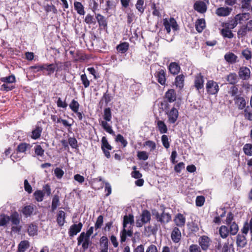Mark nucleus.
<instances>
[{
    "instance_id": "20e7f679",
    "label": "nucleus",
    "mask_w": 252,
    "mask_h": 252,
    "mask_svg": "<svg viewBox=\"0 0 252 252\" xmlns=\"http://www.w3.org/2000/svg\"><path fill=\"white\" fill-rule=\"evenodd\" d=\"M31 147V146L29 144L21 143L18 146L17 148V153L12 154V155L11 156V159L14 161L15 159L16 160H18L19 159H20L21 156H18V154L25 153L26 151L28 149H30Z\"/></svg>"
},
{
    "instance_id": "ddd939ff",
    "label": "nucleus",
    "mask_w": 252,
    "mask_h": 252,
    "mask_svg": "<svg viewBox=\"0 0 252 252\" xmlns=\"http://www.w3.org/2000/svg\"><path fill=\"white\" fill-rule=\"evenodd\" d=\"M232 8L228 7H220L216 10V14L220 17H226L228 16L231 11Z\"/></svg>"
},
{
    "instance_id": "ea45409f",
    "label": "nucleus",
    "mask_w": 252,
    "mask_h": 252,
    "mask_svg": "<svg viewBox=\"0 0 252 252\" xmlns=\"http://www.w3.org/2000/svg\"><path fill=\"white\" fill-rule=\"evenodd\" d=\"M33 211V207L32 206L28 205L24 207L22 210L23 214L26 217L30 216Z\"/></svg>"
},
{
    "instance_id": "a18cd8bd",
    "label": "nucleus",
    "mask_w": 252,
    "mask_h": 252,
    "mask_svg": "<svg viewBox=\"0 0 252 252\" xmlns=\"http://www.w3.org/2000/svg\"><path fill=\"white\" fill-rule=\"evenodd\" d=\"M44 70L48 71V75H50L54 73L56 69V65L54 64H44Z\"/></svg>"
},
{
    "instance_id": "6e6552de",
    "label": "nucleus",
    "mask_w": 252,
    "mask_h": 252,
    "mask_svg": "<svg viewBox=\"0 0 252 252\" xmlns=\"http://www.w3.org/2000/svg\"><path fill=\"white\" fill-rule=\"evenodd\" d=\"M156 219L162 224H165L168 223L171 220V216L169 213L163 211L159 214L157 213L156 215Z\"/></svg>"
},
{
    "instance_id": "338daca9",
    "label": "nucleus",
    "mask_w": 252,
    "mask_h": 252,
    "mask_svg": "<svg viewBox=\"0 0 252 252\" xmlns=\"http://www.w3.org/2000/svg\"><path fill=\"white\" fill-rule=\"evenodd\" d=\"M57 105L58 107L63 108L64 109H65L68 105L65 100L63 101L61 98L60 97L58 98Z\"/></svg>"
},
{
    "instance_id": "c9c22d12",
    "label": "nucleus",
    "mask_w": 252,
    "mask_h": 252,
    "mask_svg": "<svg viewBox=\"0 0 252 252\" xmlns=\"http://www.w3.org/2000/svg\"><path fill=\"white\" fill-rule=\"evenodd\" d=\"M28 232L30 236H33L37 234V226L33 224H30L28 226Z\"/></svg>"
},
{
    "instance_id": "f03ea898",
    "label": "nucleus",
    "mask_w": 252,
    "mask_h": 252,
    "mask_svg": "<svg viewBox=\"0 0 252 252\" xmlns=\"http://www.w3.org/2000/svg\"><path fill=\"white\" fill-rule=\"evenodd\" d=\"M9 221L11 223V231L14 233H19L22 229L20 224L21 217L17 212L12 213L9 216Z\"/></svg>"
},
{
    "instance_id": "aec40b11",
    "label": "nucleus",
    "mask_w": 252,
    "mask_h": 252,
    "mask_svg": "<svg viewBox=\"0 0 252 252\" xmlns=\"http://www.w3.org/2000/svg\"><path fill=\"white\" fill-rule=\"evenodd\" d=\"M245 234H238L237 236L236 243L239 247L243 248L247 244V240Z\"/></svg>"
},
{
    "instance_id": "a19ab883",
    "label": "nucleus",
    "mask_w": 252,
    "mask_h": 252,
    "mask_svg": "<svg viewBox=\"0 0 252 252\" xmlns=\"http://www.w3.org/2000/svg\"><path fill=\"white\" fill-rule=\"evenodd\" d=\"M184 76L183 75H179L176 77L175 84L179 88H183L184 86Z\"/></svg>"
},
{
    "instance_id": "a211bd4d",
    "label": "nucleus",
    "mask_w": 252,
    "mask_h": 252,
    "mask_svg": "<svg viewBox=\"0 0 252 252\" xmlns=\"http://www.w3.org/2000/svg\"><path fill=\"white\" fill-rule=\"evenodd\" d=\"M171 236L174 242L178 243L179 242L181 238V233L178 227H175L173 228Z\"/></svg>"
},
{
    "instance_id": "6e6d98bb",
    "label": "nucleus",
    "mask_w": 252,
    "mask_h": 252,
    "mask_svg": "<svg viewBox=\"0 0 252 252\" xmlns=\"http://www.w3.org/2000/svg\"><path fill=\"white\" fill-rule=\"evenodd\" d=\"M116 141L117 142H121L124 147H126L127 144V142L126 140L124 138L123 136L120 134H119L117 135Z\"/></svg>"
},
{
    "instance_id": "1a4fd4ad",
    "label": "nucleus",
    "mask_w": 252,
    "mask_h": 252,
    "mask_svg": "<svg viewBox=\"0 0 252 252\" xmlns=\"http://www.w3.org/2000/svg\"><path fill=\"white\" fill-rule=\"evenodd\" d=\"M198 243L203 251H206L211 245L212 240L208 236L203 235L199 238Z\"/></svg>"
},
{
    "instance_id": "7c9ffc66",
    "label": "nucleus",
    "mask_w": 252,
    "mask_h": 252,
    "mask_svg": "<svg viewBox=\"0 0 252 252\" xmlns=\"http://www.w3.org/2000/svg\"><path fill=\"white\" fill-rule=\"evenodd\" d=\"M229 229L226 226L222 225L220 227L219 234L222 238H226L229 233Z\"/></svg>"
},
{
    "instance_id": "de8ad7c7",
    "label": "nucleus",
    "mask_w": 252,
    "mask_h": 252,
    "mask_svg": "<svg viewBox=\"0 0 252 252\" xmlns=\"http://www.w3.org/2000/svg\"><path fill=\"white\" fill-rule=\"evenodd\" d=\"M244 153L249 156H252V144H245L243 148Z\"/></svg>"
},
{
    "instance_id": "37998d69",
    "label": "nucleus",
    "mask_w": 252,
    "mask_h": 252,
    "mask_svg": "<svg viewBox=\"0 0 252 252\" xmlns=\"http://www.w3.org/2000/svg\"><path fill=\"white\" fill-rule=\"evenodd\" d=\"M228 225L230 227L229 230L230 233L232 235L236 234L239 229L238 225L235 222H233Z\"/></svg>"
},
{
    "instance_id": "0e129e2a",
    "label": "nucleus",
    "mask_w": 252,
    "mask_h": 252,
    "mask_svg": "<svg viewBox=\"0 0 252 252\" xmlns=\"http://www.w3.org/2000/svg\"><path fill=\"white\" fill-rule=\"evenodd\" d=\"M103 222V217L102 216L100 215L98 217L95 223V230L99 228L102 225Z\"/></svg>"
},
{
    "instance_id": "2eb2a0df",
    "label": "nucleus",
    "mask_w": 252,
    "mask_h": 252,
    "mask_svg": "<svg viewBox=\"0 0 252 252\" xmlns=\"http://www.w3.org/2000/svg\"><path fill=\"white\" fill-rule=\"evenodd\" d=\"M173 220L176 226L183 227H184L186 223V217L184 215L178 213L175 216Z\"/></svg>"
},
{
    "instance_id": "3c124183",
    "label": "nucleus",
    "mask_w": 252,
    "mask_h": 252,
    "mask_svg": "<svg viewBox=\"0 0 252 252\" xmlns=\"http://www.w3.org/2000/svg\"><path fill=\"white\" fill-rule=\"evenodd\" d=\"M0 81L4 83H12L15 81V77L14 75H11L9 76L1 78Z\"/></svg>"
},
{
    "instance_id": "2f4dec72",
    "label": "nucleus",
    "mask_w": 252,
    "mask_h": 252,
    "mask_svg": "<svg viewBox=\"0 0 252 252\" xmlns=\"http://www.w3.org/2000/svg\"><path fill=\"white\" fill-rule=\"evenodd\" d=\"M224 59L227 62L233 63L236 62L237 57L232 53H228L225 55Z\"/></svg>"
},
{
    "instance_id": "e433bc0d",
    "label": "nucleus",
    "mask_w": 252,
    "mask_h": 252,
    "mask_svg": "<svg viewBox=\"0 0 252 252\" xmlns=\"http://www.w3.org/2000/svg\"><path fill=\"white\" fill-rule=\"evenodd\" d=\"M151 214L147 210H144L142 212L141 215L140 216L144 222L147 223L151 220Z\"/></svg>"
},
{
    "instance_id": "f704fd0d",
    "label": "nucleus",
    "mask_w": 252,
    "mask_h": 252,
    "mask_svg": "<svg viewBox=\"0 0 252 252\" xmlns=\"http://www.w3.org/2000/svg\"><path fill=\"white\" fill-rule=\"evenodd\" d=\"M221 34L223 37L225 38H232L234 36L232 32L230 30V29H228L227 27L221 30Z\"/></svg>"
},
{
    "instance_id": "8fccbe9b",
    "label": "nucleus",
    "mask_w": 252,
    "mask_h": 252,
    "mask_svg": "<svg viewBox=\"0 0 252 252\" xmlns=\"http://www.w3.org/2000/svg\"><path fill=\"white\" fill-rule=\"evenodd\" d=\"M101 149L102 150L107 149V150H111L112 146L108 143L106 138L103 136L101 139Z\"/></svg>"
},
{
    "instance_id": "c756f323",
    "label": "nucleus",
    "mask_w": 252,
    "mask_h": 252,
    "mask_svg": "<svg viewBox=\"0 0 252 252\" xmlns=\"http://www.w3.org/2000/svg\"><path fill=\"white\" fill-rule=\"evenodd\" d=\"M74 6L78 14L80 15H84L85 14L84 8L81 2L75 1Z\"/></svg>"
},
{
    "instance_id": "bf43d9fd",
    "label": "nucleus",
    "mask_w": 252,
    "mask_h": 252,
    "mask_svg": "<svg viewBox=\"0 0 252 252\" xmlns=\"http://www.w3.org/2000/svg\"><path fill=\"white\" fill-rule=\"evenodd\" d=\"M161 141L163 146L166 149H168L170 147V143L168 140V136L166 135H163L161 136Z\"/></svg>"
},
{
    "instance_id": "f3484780",
    "label": "nucleus",
    "mask_w": 252,
    "mask_h": 252,
    "mask_svg": "<svg viewBox=\"0 0 252 252\" xmlns=\"http://www.w3.org/2000/svg\"><path fill=\"white\" fill-rule=\"evenodd\" d=\"M249 231H250L252 240V217L249 221H247L244 223L243 227L241 229L242 233L245 235H247Z\"/></svg>"
},
{
    "instance_id": "f257e3e1",
    "label": "nucleus",
    "mask_w": 252,
    "mask_h": 252,
    "mask_svg": "<svg viewBox=\"0 0 252 252\" xmlns=\"http://www.w3.org/2000/svg\"><path fill=\"white\" fill-rule=\"evenodd\" d=\"M134 223V217L129 214L124 217L123 229L120 232L121 242H125L127 237H131L133 235V226Z\"/></svg>"
},
{
    "instance_id": "864d4df0",
    "label": "nucleus",
    "mask_w": 252,
    "mask_h": 252,
    "mask_svg": "<svg viewBox=\"0 0 252 252\" xmlns=\"http://www.w3.org/2000/svg\"><path fill=\"white\" fill-rule=\"evenodd\" d=\"M34 197L38 202H41L43 199L44 193L41 190H36L34 193Z\"/></svg>"
},
{
    "instance_id": "58836bf2",
    "label": "nucleus",
    "mask_w": 252,
    "mask_h": 252,
    "mask_svg": "<svg viewBox=\"0 0 252 252\" xmlns=\"http://www.w3.org/2000/svg\"><path fill=\"white\" fill-rule=\"evenodd\" d=\"M103 120H106L110 122L112 119V113L110 108H106L104 110L103 115Z\"/></svg>"
},
{
    "instance_id": "774afa93",
    "label": "nucleus",
    "mask_w": 252,
    "mask_h": 252,
    "mask_svg": "<svg viewBox=\"0 0 252 252\" xmlns=\"http://www.w3.org/2000/svg\"><path fill=\"white\" fill-rule=\"evenodd\" d=\"M189 252H201V249L197 245L192 244L189 247Z\"/></svg>"
},
{
    "instance_id": "4c0bfd02",
    "label": "nucleus",
    "mask_w": 252,
    "mask_h": 252,
    "mask_svg": "<svg viewBox=\"0 0 252 252\" xmlns=\"http://www.w3.org/2000/svg\"><path fill=\"white\" fill-rule=\"evenodd\" d=\"M89 7L93 12L95 13L96 11L99 10L98 3L97 0H89Z\"/></svg>"
},
{
    "instance_id": "052dcab7",
    "label": "nucleus",
    "mask_w": 252,
    "mask_h": 252,
    "mask_svg": "<svg viewBox=\"0 0 252 252\" xmlns=\"http://www.w3.org/2000/svg\"><path fill=\"white\" fill-rule=\"evenodd\" d=\"M144 146H146L150 148V151H154L156 148L155 142L151 140L146 141L144 144Z\"/></svg>"
},
{
    "instance_id": "72a5a7b5",
    "label": "nucleus",
    "mask_w": 252,
    "mask_h": 252,
    "mask_svg": "<svg viewBox=\"0 0 252 252\" xmlns=\"http://www.w3.org/2000/svg\"><path fill=\"white\" fill-rule=\"evenodd\" d=\"M235 103L238 106L239 109H243L246 106L245 99L242 97H237L235 99Z\"/></svg>"
},
{
    "instance_id": "79ce46f5",
    "label": "nucleus",
    "mask_w": 252,
    "mask_h": 252,
    "mask_svg": "<svg viewBox=\"0 0 252 252\" xmlns=\"http://www.w3.org/2000/svg\"><path fill=\"white\" fill-rule=\"evenodd\" d=\"M69 106L73 112H77V110H79L80 105L77 101L73 99L69 104Z\"/></svg>"
},
{
    "instance_id": "9d476101",
    "label": "nucleus",
    "mask_w": 252,
    "mask_h": 252,
    "mask_svg": "<svg viewBox=\"0 0 252 252\" xmlns=\"http://www.w3.org/2000/svg\"><path fill=\"white\" fill-rule=\"evenodd\" d=\"M204 77L201 73L197 74L194 78V86L196 89L199 92L200 90L204 87Z\"/></svg>"
},
{
    "instance_id": "423d86ee",
    "label": "nucleus",
    "mask_w": 252,
    "mask_h": 252,
    "mask_svg": "<svg viewBox=\"0 0 252 252\" xmlns=\"http://www.w3.org/2000/svg\"><path fill=\"white\" fill-rule=\"evenodd\" d=\"M163 25L165 29L168 33H169L171 31V28L174 31L177 30L178 25L176 20L173 18H171L170 19H165L163 20Z\"/></svg>"
},
{
    "instance_id": "bb28decb",
    "label": "nucleus",
    "mask_w": 252,
    "mask_h": 252,
    "mask_svg": "<svg viewBox=\"0 0 252 252\" xmlns=\"http://www.w3.org/2000/svg\"><path fill=\"white\" fill-rule=\"evenodd\" d=\"M129 48V44L126 42H124L117 46V51L122 53L124 54L126 53Z\"/></svg>"
},
{
    "instance_id": "5701e85b",
    "label": "nucleus",
    "mask_w": 252,
    "mask_h": 252,
    "mask_svg": "<svg viewBox=\"0 0 252 252\" xmlns=\"http://www.w3.org/2000/svg\"><path fill=\"white\" fill-rule=\"evenodd\" d=\"M235 17L239 24H241L248 20L250 19V14L249 13H240L236 15Z\"/></svg>"
},
{
    "instance_id": "7ed1b4c3",
    "label": "nucleus",
    "mask_w": 252,
    "mask_h": 252,
    "mask_svg": "<svg viewBox=\"0 0 252 252\" xmlns=\"http://www.w3.org/2000/svg\"><path fill=\"white\" fill-rule=\"evenodd\" d=\"M78 245H82V247L84 250L88 249L90 245L92 244L90 240V237L86 235L84 232H82L77 238Z\"/></svg>"
},
{
    "instance_id": "dca6fc26",
    "label": "nucleus",
    "mask_w": 252,
    "mask_h": 252,
    "mask_svg": "<svg viewBox=\"0 0 252 252\" xmlns=\"http://www.w3.org/2000/svg\"><path fill=\"white\" fill-rule=\"evenodd\" d=\"M238 73L240 78L243 80H247L250 77L251 71L249 68L243 66L240 68Z\"/></svg>"
},
{
    "instance_id": "b1692460",
    "label": "nucleus",
    "mask_w": 252,
    "mask_h": 252,
    "mask_svg": "<svg viewBox=\"0 0 252 252\" xmlns=\"http://www.w3.org/2000/svg\"><path fill=\"white\" fill-rule=\"evenodd\" d=\"M65 213L63 211H59L58 215L57 221L60 226H63L65 222Z\"/></svg>"
},
{
    "instance_id": "4be33fe9",
    "label": "nucleus",
    "mask_w": 252,
    "mask_h": 252,
    "mask_svg": "<svg viewBox=\"0 0 252 252\" xmlns=\"http://www.w3.org/2000/svg\"><path fill=\"white\" fill-rule=\"evenodd\" d=\"M29 247L30 243L28 241H22L18 245L17 252H25Z\"/></svg>"
},
{
    "instance_id": "6ab92c4d",
    "label": "nucleus",
    "mask_w": 252,
    "mask_h": 252,
    "mask_svg": "<svg viewBox=\"0 0 252 252\" xmlns=\"http://www.w3.org/2000/svg\"><path fill=\"white\" fill-rule=\"evenodd\" d=\"M165 98L169 102H173L176 100V93L173 89L169 90L165 93Z\"/></svg>"
},
{
    "instance_id": "0eeeda50",
    "label": "nucleus",
    "mask_w": 252,
    "mask_h": 252,
    "mask_svg": "<svg viewBox=\"0 0 252 252\" xmlns=\"http://www.w3.org/2000/svg\"><path fill=\"white\" fill-rule=\"evenodd\" d=\"M166 114L167 115L168 122L170 124L175 123L179 116L178 111L175 107H172L170 110L166 111Z\"/></svg>"
},
{
    "instance_id": "69168bd1",
    "label": "nucleus",
    "mask_w": 252,
    "mask_h": 252,
    "mask_svg": "<svg viewBox=\"0 0 252 252\" xmlns=\"http://www.w3.org/2000/svg\"><path fill=\"white\" fill-rule=\"evenodd\" d=\"M100 248H108V239L106 237L103 236L100 240Z\"/></svg>"
},
{
    "instance_id": "49530a36",
    "label": "nucleus",
    "mask_w": 252,
    "mask_h": 252,
    "mask_svg": "<svg viewBox=\"0 0 252 252\" xmlns=\"http://www.w3.org/2000/svg\"><path fill=\"white\" fill-rule=\"evenodd\" d=\"M238 24L239 23L235 16L233 19L229 20L228 22L226 24V25L228 29H233L235 28Z\"/></svg>"
},
{
    "instance_id": "c85d7f7f",
    "label": "nucleus",
    "mask_w": 252,
    "mask_h": 252,
    "mask_svg": "<svg viewBox=\"0 0 252 252\" xmlns=\"http://www.w3.org/2000/svg\"><path fill=\"white\" fill-rule=\"evenodd\" d=\"M157 126L160 133H165L167 132V127L164 122L161 120L157 121Z\"/></svg>"
},
{
    "instance_id": "4d7b16f0",
    "label": "nucleus",
    "mask_w": 252,
    "mask_h": 252,
    "mask_svg": "<svg viewBox=\"0 0 252 252\" xmlns=\"http://www.w3.org/2000/svg\"><path fill=\"white\" fill-rule=\"evenodd\" d=\"M59 204V198L57 196H55L53 197L52 201L51 208L53 211H55Z\"/></svg>"
},
{
    "instance_id": "f8f14e48",
    "label": "nucleus",
    "mask_w": 252,
    "mask_h": 252,
    "mask_svg": "<svg viewBox=\"0 0 252 252\" xmlns=\"http://www.w3.org/2000/svg\"><path fill=\"white\" fill-rule=\"evenodd\" d=\"M83 226V224L81 222H79L78 224H74L70 226L68 234L69 236L73 237L77 235L78 233L81 231Z\"/></svg>"
},
{
    "instance_id": "603ef678",
    "label": "nucleus",
    "mask_w": 252,
    "mask_h": 252,
    "mask_svg": "<svg viewBox=\"0 0 252 252\" xmlns=\"http://www.w3.org/2000/svg\"><path fill=\"white\" fill-rule=\"evenodd\" d=\"M244 116L246 119L252 121V108L246 107L244 110Z\"/></svg>"
},
{
    "instance_id": "13d9d810",
    "label": "nucleus",
    "mask_w": 252,
    "mask_h": 252,
    "mask_svg": "<svg viewBox=\"0 0 252 252\" xmlns=\"http://www.w3.org/2000/svg\"><path fill=\"white\" fill-rule=\"evenodd\" d=\"M248 29L246 26L242 27L238 31L237 34L239 38L242 37L247 34Z\"/></svg>"
},
{
    "instance_id": "473e14b6",
    "label": "nucleus",
    "mask_w": 252,
    "mask_h": 252,
    "mask_svg": "<svg viewBox=\"0 0 252 252\" xmlns=\"http://www.w3.org/2000/svg\"><path fill=\"white\" fill-rule=\"evenodd\" d=\"M169 69L171 73L177 74L180 69V66L176 63H171L169 66Z\"/></svg>"
},
{
    "instance_id": "9b49d317",
    "label": "nucleus",
    "mask_w": 252,
    "mask_h": 252,
    "mask_svg": "<svg viewBox=\"0 0 252 252\" xmlns=\"http://www.w3.org/2000/svg\"><path fill=\"white\" fill-rule=\"evenodd\" d=\"M193 8L198 12L204 13L207 11V6L204 1L197 0L194 3Z\"/></svg>"
},
{
    "instance_id": "5fc2aeb1",
    "label": "nucleus",
    "mask_w": 252,
    "mask_h": 252,
    "mask_svg": "<svg viewBox=\"0 0 252 252\" xmlns=\"http://www.w3.org/2000/svg\"><path fill=\"white\" fill-rule=\"evenodd\" d=\"M137 156L139 159L143 160H147L149 157L148 154L145 151H138Z\"/></svg>"
},
{
    "instance_id": "4468645a",
    "label": "nucleus",
    "mask_w": 252,
    "mask_h": 252,
    "mask_svg": "<svg viewBox=\"0 0 252 252\" xmlns=\"http://www.w3.org/2000/svg\"><path fill=\"white\" fill-rule=\"evenodd\" d=\"M166 73L164 70L161 69L156 71L155 75L158 82L161 85H165L166 83Z\"/></svg>"
},
{
    "instance_id": "680f3d73",
    "label": "nucleus",
    "mask_w": 252,
    "mask_h": 252,
    "mask_svg": "<svg viewBox=\"0 0 252 252\" xmlns=\"http://www.w3.org/2000/svg\"><path fill=\"white\" fill-rule=\"evenodd\" d=\"M81 80L85 88H88L90 86V81L88 79L86 74L81 75Z\"/></svg>"
},
{
    "instance_id": "09e8293b",
    "label": "nucleus",
    "mask_w": 252,
    "mask_h": 252,
    "mask_svg": "<svg viewBox=\"0 0 252 252\" xmlns=\"http://www.w3.org/2000/svg\"><path fill=\"white\" fill-rule=\"evenodd\" d=\"M9 222V216L5 215H0V226H4Z\"/></svg>"
},
{
    "instance_id": "393cba45",
    "label": "nucleus",
    "mask_w": 252,
    "mask_h": 252,
    "mask_svg": "<svg viewBox=\"0 0 252 252\" xmlns=\"http://www.w3.org/2000/svg\"><path fill=\"white\" fill-rule=\"evenodd\" d=\"M205 27V21L204 19H198L195 23V28L198 32H202Z\"/></svg>"
},
{
    "instance_id": "cd10ccee",
    "label": "nucleus",
    "mask_w": 252,
    "mask_h": 252,
    "mask_svg": "<svg viewBox=\"0 0 252 252\" xmlns=\"http://www.w3.org/2000/svg\"><path fill=\"white\" fill-rule=\"evenodd\" d=\"M227 81L230 84L234 85L238 82V76L235 73H230L226 77Z\"/></svg>"
},
{
    "instance_id": "412c9836",
    "label": "nucleus",
    "mask_w": 252,
    "mask_h": 252,
    "mask_svg": "<svg viewBox=\"0 0 252 252\" xmlns=\"http://www.w3.org/2000/svg\"><path fill=\"white\" fill-rule=\"evenodd\" d=\"M99 122L100 123V125L103 127V128L108 133L115 135V132L112 128V126L108 123L109 122L106 120H99Z\"/></svg>"
},
{
    "instance_id": "a878e982",
    "label": "nucleus",
    "mask_w": 252,
    "mask_h": 252,
    "mask_svg": "<svg viewBox=\"0 0 252 252\" xmlns=\"http://www.w3.org/2000/svg\"><path fill=\"white\" fill-rule=\"evenodd\" d=\"M42 131V127L39 126H36L32 132L31 137L34 139H38L40 136Z\"/></svg>"
},
{
    "instance_id": "39448f33",
    "label": "nucleus",
    "mask_w": 252,
    "mask_h": 252,
    "mask_svg": "<svg viewBox=\"0 0 252 252\" xmlns=\"http://www.w3.org/2000/svg\"><path fill=\"white\" fill-rule=\"evenodd\" d=\"M206 90L210 94L214 95L217 94L219 90L218 83L213 80L208 81L206 83Z\"/></svg>"
},
{
    "instance_id": "e2e57ef3",
    "label": "nucleus",
    "mask_w": 252,
    "mask_h": 252,
    "mask_svg": "<svg viewBox=\"0 0 252 252\" xmlns=\"http://www.w3.org/2000/svg\"><path fill=\"white\" fill-rule=\"evenodd\" d=\"M242 55L247 60H249L252 58L251 51L248 49L244 50L242 52Z\"/></svg>"
},
{
    "instance_id": "c03bdc74",
    "label": "nucleus",
    "mask_w": 252,
    "mask_h": 252,
    "mask_svg": "<svg viewBox=\"0 0 252 252\" xmlns=\"http://www.w3.org/2000/svg\"><path fill=\"white\" fill-rule=\"evenodd\" d=\"M95 18L100 26L104 27L106 26V21L105 20L104 17L103 16L100 14H95Z\"/></svg>"
}]
</instances>
